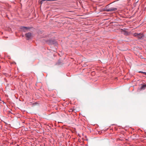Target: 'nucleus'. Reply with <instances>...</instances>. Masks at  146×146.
Instances as JSON below:
<instances>
[{"instance_id": "nucleus-1", "label": "nucleus", "mask_w": 146, "mask_h": 146, "mask_svg": "<svg viewBox=\"0 0 146 146\" xmlns=\"http://www.w3.org/2000/svg\"><path fill=\"white\" fill-rule=\"evenodd\" d=\"M117 8L114 7H111L107 9L106 10V11L108 12L115 11L117 10Z\"/></svg>"}, {"instance_id": "nucleus-2", "label": "nucleus", "mask_w": 146, "mask_h": 146, "mask_svg": "<svg viewBox=\"0 0 146 146\" xmlns=\"http://www.w3.org/2000/svg\"><path fill=\"white\" fill-rule=\"evenodd\" d=\"M21 29L22 30H23L24 31H26L29 29H30V28L26 27H21Z\"/></svg>"}, {"instance_id": "nucleus-3", "label": "nucleus", "mask_w": 146, "mask_h": 146, "mask_svg": "<svg viewBox=\"0 0 146 146\" xmlns=\"http://www.w3.org/2000/svg\"><path fill=\"white\" fill-rule=\"evenodd\" d=\"M25 35L28 38H29L31 37V33H26L25 34Z\"/></svg>"}, {"instance_id": "nucleus-4", "label": "nucleus", "mask_w": 146, "mask_h": 146, "mask_svg": "<svg viewBox=\"0 0 146 146\" xmlns=\"http://www.w3.org/2000/svg\"><path fill=\"white\" fill-rule=\"evenodd\" d=\"M143 35L142 33H139L138 34L137 37L139 38H141L143 36Z\"/></svg>"}, {"instance_id": "nucleus-5", "label": "nucleus", "mask_w": 146, "mask_h": 146, "mask_svg": "<svg viewBox=\"0 0 146 146\" xmlns=\"http://www.w3.org/2000/svg\"><path fill=\"white\" fill-rule=\"evenodd\" d=\"M146 87V84H143L141 87V90H144Z\"/></svg>"}, {"instance_id": "nucleus-6", "label": "nucleus", "mask_w": 146, "mask_h": 146, "mask_svg": "<svg viewBox=\"0 0 146 146\" xmlns=\"http://www.w3.org/2000/svg\"><path fill=\"white\" fill-rule=\"evenodd\" d=\"M54 1V0H42L41 1V4H42V2L44 1Z\"/></svg>"}, {"instance_id": "nucleus-7", "label": "nucleus", "mask_w": 146, "mask_h": 146, "mask_svg": "<svg viewBox=\"0 0 146 146\" xmlns=\"http://www.w3.org/2000/svg\"><path fill=\"white\" fill-rule=\"evenodd\" d=\"M138 33H135L133 34V36H136L137 37L138 36Z\"/></svg>"}, {"instance_id": "nucleus-8", "label": "nucleus", "mask_w": 146, "mask_h": 146, "mask_svg": "<svg viewBox=\"0 0 146 146\" xmlns=\"http://www.w3.org/2000/svg\"><path fill=\"white\" fill-rule=\"evenodd\" d=\"M123 31L125 32L124 34L125 35H127L128 34V33L125 31Z\"/></svg>"}, {"instance_id": "nucleus-9", "label": "nucleus", "mask_w": 146, "mask_h": 146, "mask_svg": "<svg viewBox=\"0 0 146 146\" xmlns=\"http://www.w3.org/2000/svg\"><path fill=\"white\" fill-rule=\"evenodd\" d=\"M139 73H143H143H144V72H143L142 71H139Z\"/></svg>"}, {"instance_id": "nucleus-10", "label": "nucleus", "mask_w": 146, "mask_h": 146, "mask_svg": "<svg viewBox=\"0 0 146 146\" xmlns=\"http://www.w3.org/2000/svg\"><path fill=\"white\" fill-rule=\"evenodd\" d=\"M143 74L145 75H146V72H144V73H143Z\"/></svg>"}, {"instance_id": "nucleus-11", "label": "nucleus", "mask_w": 146, "mask_h": 146, "mask_svg": "<svg viewBox=\"0 0 146 146\" xmlns=\"http://www.w3.org/2000/svg\"><path fill=\"white\" fill-rule=\"evenodd\" d=\"M73 111V110H70V111Z\"/></svg>"}]
</instances>
